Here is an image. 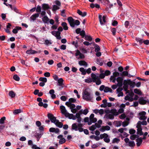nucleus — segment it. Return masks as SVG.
I'll return each instance as SVG.
<instances>
[{
  "label": "nucleus",
  "mask_w": 149,
  "mask_h": 149,
  "mask_svg": "<svg viewBox=\"0 0 149 149\" xmlns=\"http://www.w3.org/2000/svg\"><path fill=\"white\" fill-rule=\"evenodd\" d=\"M85 81L86 83H89L93 81L92 79L90 78L85 79Z\"/></svg>",
  "instance_id": "49"
},
{
  "label": "nucleus",
  "mask_w": 149,
  "mask_h": 149,
  "mask_svg": "<svg viewBox=\"0 0 149 149\" xmlns=\"http://www.w3.org/2000/svg\"><path fill=\"white\" fill-rule=\"evenodd\" d=\"M6 119V118L4 116L1 118L0 119V123L1 124H3L4 123L5 120Z\"/></svg>",
  "instance_id": "52"
},
{
  "label": "nucleus",
  "mask_w": 149,
  "mask_h": 149,
  "mask_svg": "<svg viewBox=\"0 0 149 149\" xmlns=\"http://www.w3.org/2000/svg\"><path fill=\"white\" fill-rule=\"evenodd\" d=\"M80 35L82 37H84L85 36V32L84 30H82L81 31L80 33Z\"/></svg>",
  "instance_id": "60"
},
{
  "label": "nucleus",
  "mask_w": 149,
  "mask_h": 149,
  "mask_svg": "<svg viewBox=\"0 0 149 149\" xmlns=\"http://www.w3.org/2000/svg\"><path fill=\"white\" fill-rule=\"evenodd\" d=\"M79 55V58L80 59H83L85 58L84 55L80 52V51L77 49L76 52L75 53V56H77Z\"/></svg>",
  "instance_id": "17"
},
{
  "label": "nucleus",
  "mask_w": 149,
  "mask_h": 149,
  "mask_svg": "<svg viewBox=\"0 0 149 149\" xmlns=\"http://www.w3.org/2000/svg\"><path fill=\"white\" fill-rule=\"evenodd\" d=\"M83 126L82 124L79 123L77 124V123H74L72 125V130L76 131L78 130L80 132L83 131L85 134H88L89 133L88 130L87 129L84 130L82 128Z\"/></svg>",
  "instance_id": "2"
},
{
  "label": "nucleus",
  "mask_w": 149,
  "mask_h": 149,
  "mask_svg": "<svg viewBox=\"0 0 149 149\" xmlns=\"http://www.w3.org/2000/svg\"><path fill=\"white\" fill-rule=\"evenodd\" d=\"M111 31L113 35L115 36L116 35V30L115 28H112L111 29Z\"/></svg>",
  "instance_id": "51"
},
{
  "label": "nucleus",
  "mask_w": 149,
  "mask_h": 149,
  "mask_svg": "<svg viewBox=\"0 0 149 149\" xmlns=\"http://www.w3.org/2000/svg\"><path fill=\"white\" fill-rule=\"evenodd\" d=\"M58 81L59 86H61L63 84V80L62 78H61L58 79Z\"/></svg>",
  "instance_id": "43"
},
{
  "label": "nucleus",
  "mask_w": 149,
  "mask_h": 149,
  "mask_svg": "<svg viewBox=\"0 0 149 149\" xmlns=\"http://www.w3.org/2000/svg\"><path fill=\"white\" fill-rule=\"evenodd\" d=\"M42 133H36L35 137L37 139V141H38L40 138L41 137Z\"/></svg>",
  "instance_id": "29"
},
{
  "label": "nucleus",
  "mask_w": 149,
  "mask_h": 149,
  "mask_svg": "<svg viewBox=\"0 0 149 149\" xmlns=\"http://www.w3.org/2000/svg\"><path fill=\"white\" fill-rule=\"evenodd\" d=\"M47 116L48 118L50 119L51 122L55 124L56 122L57 121L56 118L51 113L48 114Z\"/></svg>",
  "instance_id": "9"
},
{
  "label": "nucleus",
  "mask_w": 149,
  "mask_h": 149,
  "mask_svg": "<svg viewBox=\"0 0 149 149\" xmlns=\"http://www.w3.org/2000/svg\"><path fill=\"white\" fill-rule=\"evenodd\" d=\"M36 51L32 49L28 50L26 51V54H36Z\"/></svg>",
  "instance_id": "28"
},
{
  "label": "nucleus",
  "mask_w": 149,
  "mask_h": 149,
  "mask_svg": "<svg viewBox=\"0 0 149 149\" xmlns=\"http://www.w3.org/2000/svg\"><path fill=\"white\" fill-rule=\"evenodd\" d=\"M45 44L46 45H51L52 44V42L48 40H45Z\"/></svg>",
  "instance_id": "57"
},
{
  "label": "nucleus",
  "mask_w": 149,
  "mask_h": 149,
  "mask_svg": "<svg viewBox=\"0 0 149 149\" xmlns=\"http://www.w3.org/2000/svg\"><path fill=\"white\" fill-rule=\"evenodd\" d=\"M61 25L63 27L64 30H67L68 29V27L67 26V24L65 22H63L61 23Z\"/></svg>",
  "instance_id": "31"
},
{
  "label": "nucleus",
  "mask_w": 149,
  "mask_h": 149,
  "mask_svg": "<svg viewBox=\"0 0 149 149\" xmlns=\"http://www.w3.org/2000/svg\"><path fill=\"white\" fill-rule=\"evenodd\" d=\"M49 131L51 132H54L56 134H58L60 132V130L57 128L51 127L49 129Z\"/></svg>",
  "instance_id": "15"
},
{
  "label": "nucleus",
  "mask_w": 149,
  "mask_h": 149,
  "mask_svg": "<svg viewBox=\"0 0 149 149\" xmlns=\"http://www.w3.org/2000/svg\"><path fill=\"white\" fill-rule=\"evenodd\" d=\"M146 113L145 111H143L140 112L139 113V115L140 117L139 118L140 120H144L147 118V117L145 116Z\"/></svg>",
  "instance_id": "7"
},
{
  "label": "nucleus",
  "mask_w": 149,
  "mask_h": 149,
  "mask_svg": "<svg viewBox=\"0 0 149 149\" xmlns=\"http://www.w3.org/2000/svg\"><path fill=\"white\" fill-rule=\"evenodd\" d=\"M95 52H99L100 49V47L98 45H97L95 47Z\"/></svg>",
  "instance_id": "62"
},
{
  "label": "nucleus",
  "mask_w": 149,
  "mask_h": 149,
  "mask_svg": "<svg viewBox=\"0 0 149 149\" xmlns=\"http://www.w3.org/2000/svg\"><path fill=\"white\" fill-rule=\"evenodd\" d=\"M93 82H95L96 84L97 85L100 84L101 83L99 77L95 79V80H94Z\"/></svg>",
  "instance_id": "30"
},
{
  "label": "nucleus",
  "mask_w": 149,
  "mask_h": 149,
  "mask_svg": "<svg viewBox=\"0 0 149 149\" xmlns=\"http://www.w3.org/2000/svg\"><path fill=\"white\" fill-rule=\"evenodd\" d=\"M129 83L130 87L132 88H134L135 85V82H132L130 80H129Z\"/></svg>",
  "instance_id": "33"
},
{
  "label": "nucleus",
  "mask_w": 149,
  "mask_h": 149,
  "mask_svg": "<svg viewBox=\"0 0 149 149\" xmlns=\"http://www.w3.org/2000/svg\"><path fill=\"white\" fill-rule=\"evenodd\" d=\"M41 7L39 6H38L36 8V11L37 12L40 13L41 12Z\"/></svg>",
  "instance_id": "58"
},
{
  "label": "nucleus",
  "mask_w": 149,
  "mask_h": 149,
  "mask_svg": "<svg viewBox=\"0 0 149 149\" xmlns=\"http://www.w3.org/2000/svg\"><path fill=\"white\" fill-rule=\"evenodd\" d=\"M78 63L80 66H84L86 67L88 66V63L84 61H80Z\"/></svg>",
  "instance_id": "19"
},
{
  "label": "nucleus",
  "mask_w": 149,
  "mask_h": 149,
  "mask_svg": "<svg viewBox=\"0 0 149 149\" xmlns=\"http://www.w3.org/2000/svg\"><path fill=\"white\" fill-rule=\"evenodd\" d=\"M39 80L44 83H46L47 81V79L45 77H40L39 79Z\"/></svg>",
  "instance_id": "41"
},
{
  "label": "nucleus",
  "mask_w": 149,
  "mask_h": 149,
  "mask_svg": "<svg viewBox=\"0 0 149 149\" xmlns=\"http://www.w3.org/2000/svg\"><path fill=\"white\" fill-rule=\"evenodd\" d=\"M117 81L118 82L117 84L119 87H122L123 86V79L120 77H118L116 79Z\"/></svg>",
  "instance_id": "12"
},
{
  "label": "nucleus",
  "mask_w": 149,
  "mask_h": 149,
  "mask_svg": "<svg viewBox=\"0 0 149 149\" xmlns=\"http://www.w3.org/2000/svg\"><path fill=\"white\" fill-rule=\"evenodd\" d=\"M57 138L59 139V143L60 144H62L65 142V139L63 138V136L62 135H60L58 136Z\"/></svg>",
  "instance_id": "14"
},
{
  "label": "nucleus",
  "mask_w": 149,
  "mask_h": 149,
  "mask_svg": "<svg viewBox=\"0 0 149 149\" xmlns=\"http://www.w3.org/2000/svg\"><path fill=\"white\" fill-rule=\"evenodd\" d=\"M68 20L70 26L72 27H74L75 26H78L80 24V22L78 20H75L72 17H69Z\"/></svg>",
  "instance_id": "4"
},
{
  "label": "nucleus",
  "mask_w": 149,
  "mask_h": 149,
  "mask_svg": "<svg viewBox=\"0 0 149 149\" xmlns=\"http://www.w3.org/2000/svg\"><path fill=\"white\" fill-rule=\"evenodd\" d=\"M114 115L111 114L106 115L105 116L106 118L113 119L114 118Z\"/></svg>",
  "instance_id": "32"
},
{
  "label": "nucleus",
  "mask_w": 149,
  "mask_h": 149,
  "mask_svg": "<svg viewBox=\"0 0 149 149\" xmlns=\"http://www.w3.org/2000/svg\"><path fill=\"white\" fill-rule=\"evenodd\" d=\"M120 75V74L118 72H116L113 73V76L116 78Z\"/></svg>",
  "instance_id": "59"
},
{
  "label": "nucleus",
  "mask_w": 149,
  "mask_h": 149,
  "mask_svg": "<svg viewBox=\"0 0 149 149\" xmlns=\"http://www.w3.org/2000/svg\"><path fill=\"white\" fill-rule=\"evenodd\" d=\"M79 70L81 72L82 74L85 75L86 74V70L84 68H79Z\"/></svg>",
  "instance_id": "34"
},
{
  "label": "nucleus",
  "mask_w": 149,
  "mask_h": 149,
  "mask_svg": "<svg viewBox=\"0 0 149 149\" xmlns=\"http://www.w3.org/2000/svg\"><path fill=\"white\" fill-rule=\"evenodd\" d=\"M142 138L140 137H138L136 139V145L137 146H139L141 144L142 142Z\"/></svg>",
  "instance_id": "18"
},
{
  "label": "nucleus",
  "mask_w": 149,
  "mask_h": 149,
  "mask_svg": "<svg viewBox=\"0 0 149 149\" xmlns=\"http://www.w3.org/2000/svg\"><path fill=\"white\" fill-rule=\"evenodd\" d=\"M13 78L16 81H19L20 79L19 77L17 74H15L13 76Z\"/></svg>",
  "instance_id": "47"
},
{
  "label": "nucleus",
  "mask_w": 149,
  "mask_h": 149,
  "mask_svg": "<svg viewBox=\"0 0 149 149\" xmlns=\"http://www.w3.org/2000/svg\"><path fill=\"white\" fill-rule=\"evenodd\" d=\"M91 77L92 78V80H93V81L94 80H95V79H96L99 77L96 75L95 74L92 73L91 74Z\"/></svg>",
  "instance_id": "39"
},
{
  "label": "nucleus",
  "mask_w": 149,
  "mask_h": 149,
  "mask_svg": "<svg viewBox=\"0 0 149 149\" xmlns=\"http://www.w3.org/2000/svg\"><path fill=\"white\" fill-rule=\"evenodd\" d=\"M137 134H139L140 136H141L143 135V132L142 131V128L137 129Z\"/></svg>",
  "instance_id": "35"
},
{
  "label": "nucleus",
  "mask_w": 149,
  "mask_h": 149,
  "mask_svg": "<svg viewBox=\"0 0 149 149\" xmlns=\"http://www.w3.org/2000/svg\"><path fill=\"white\" fill-rule=\"evenodd\" d=\"M39 16V13H36L32 15L30 17V19L33 21H34Z\"/></svg>",
  "instance_id": "22"
},
{
  "label": "nucleus",
  "mask_w": 149,
  "mask_h": 149,
  "mask_svg": "<svg viewBox=\"0 0 149 149\" xmlns=\"http://www.w3.org/2000/svg\"><path fill=\"white\" fill-rule=\"evenodd\" d=\"M59 9V7L57 6L56 5H54L53 6V8L52 9V10L54 11H55Z\"/></svg>",
  "instance_id": "56"
},
{
  "label": "nucleus",
  "mask_w": 149,
  "mask_h": 149,
  "mask_svg": "<svg viewBox=\"0 0 149 149\" xmlns=\"http://www.w3.org/2000/svg\"><path fill=\"white\" fill-rule=\"evenodd\" d=\"M77 13L80 15L82 17H84L86 16L87 15L86 12H82L79 10H77Z\"/></svg>",
  "instance_id": "23"
},
{
  "label": "nucleus",
  "mask_w": 149,
  "mask_h": 149,
  "mask_svg": "<svg viewBox=\"0 0 149 149\" xmlns=\"http://www.w3.org/2000/svg\"><path fill=\"white\" fill-rule=\"evenodd\" d=\"M134 92L139 95H141V91L137 89H135L134 90Z\"/></svg>",
  "instance_id": "50"
},
{
  "label": "nucleus",
  "mask_w": 149,
  "mask_h": 149,
  "mask_svg": "<svg viewBox=\"0 0 149 149\" xmlns=\"http://www.w3.org/2000/svg\"><path fill=\"white\" fill-rule=\"evenodd\" d=\"M60 108L61 113L65 116L68 112H67L65 107L63 106H61L60 107Z\"/></svg>",
  "instance_id": "16"
},
{
  "label": "nucleus",
  "mask_w": 149,
  "mask_h": 149,
  "mask_svg": "<svg viewBox=\"0 0 149 149\" xmlns=\"http://www.w3.org/2000/svg\"><path fill=\"white\" fill-rule=\"evenodd\" d=\"M96 128V126L94 125H92L89 127V130L91 131H94Z\"/></svg>",
  "instance_id": "54"
},
{
  "label": "nucleus",
  "mask_w": 149,
  "mask_h": 149,
  "mask_svg": "<svg viewBox=\"0 0 149 149\" xmlns=\"http://www.w3.org/2000/svg\"><path fill=\"white\" fill-rule=\"evenodd\" d=\"M139 137L138 135L133 134L131 135L130 136V139H131L132 140H134L136 138H137Z\"/></svg>",
  "instance_id": "40"
},
{
  "label": "nucleus",
  "mask_w": 149,
  "mask_h": 149,
  "mask_svg": "<svg viewBox=\"0 0 149 149\" xmlns=\"http://www.w3.org/2000/svg\"><path fill=\"white\" fill-rule=\"evenodd\" d=\"M82 95L83 99L87 101H91L93 99V97L91 92H89L87 89L84 91Z\"/></svg>",
  "instance_id": "3"
},
{
  "label": "nucleus",
  "mask_w": 149,
  "mask_h": 149,
  "mask_svg": "<svg viewBox=\"0 0 149 149\" xmlns=\"http://www.w3.org/2000/svg\"><path fill=\"white\" fill-rule=\"evenodd\" d=\"M103 104H101L100 106L102 108H106L107 107V100L106 99L103 100H102Z\"/></svg>",
  "instance_id": "24"
},
{
  "label": "nucleus",
  "mask_w": 149,
  "mask_h": 149,
  "mask_svg": "<svg viewBox=\"0 0 149 149\" xmlns=\"http://www.w3.org/2000/svg\"><path fill=\"white\" fill-rule=\"evenodd\" d=\"M128 145L130 147H133L135 146V143L133 141H130L129 142Z\"/></svg>",
  "instance_id": "42"
},
{
  "label": "nucleus",
  "mask_w": 149,
  "mask_h": 149,
  "mask_svg": "<svg viewBox=\"0 0 149 149\" xmlns=\"http://www.w3.org/2000/svg\"><path fill=\"white\" fill-rule=\"evenodd\" d=\"M116 79L114 76H111L110 78V80L114 83L115 82Z\"/></svg>",
  "instance_id": "45"
},
{
  "label": "nucleus",
  "mask_w": 149,
  "mask_h": 149,
  "mask_svg": "<svg viewBox=\"0 0 149 149\" xmlns=\"http://www.w3.org/2000/svg\"><path fill=\"white\" fill-rule=\"evenodd\" d=\"M85 39L86 40L91 41L92 40V38L91 37L88 35H86L85 36Z\"/></svg>",
  "instance_id": "44"
},
{
  "label": "nucleus",
  "mask_w": 149,
  "mask_h": 149,
  "mask_svg": "<svg viewBox=\"0 0 149 149\" xmlns=\"http://www.w3.org/2000/svg\"><path fill=\"white\" fill-rule=\"evenodd\" d=\"M21 29L22 28L20 27L16 26L15 28L13 30L12 32L13 33L16 34L17 33L18 30H21Z\"/></svg>",
  "instance_id": "27"
},
{
  "label": "nucleus",
  "mask_w": 149,
  "mask_h": 149,
  "mask_svg": "<svg viewBox=\"0 0 149 149\" xmlns=\"http://www.w3.org/2000/svg\"><path fill=\"white\" fill-rule=\"evenodd\" d=\"M21 110L20 109H16L13 111V113L14 114H17L21 112Z\"/></svg>",
  "instance_id": "53"
},
{
  "label": "nucleus",
  "mask_w": 149,
  "mask_h": 149,
  "mask_svg": "<svg viewBox=\"0 0 149 149\" xmlns=\"http://www.w3.org/2000/svg\"><path fill=\"white\" fill-rule=\"evenodd\" d=\"M106 17L104 15L102 17V15H99V19L101 25L104 24V23L106 22Z\"/></svg>",
  "instance_id": "10"
},
{
  "label": "nucleus",
  "mask_w": 149,
  "mask_h": 149,
  "mask_svg": "<svg viewBox=\"0 0 149 149\" xmlns=\"http://www.w3.org/2000/svg\"><path fill=\"white\" fill-rule=\"evenodd\" d=\"M94 115L92 113L89 117L90 121L88 122V125H91L92 123L96 122L97 121V119L96 118H94Z\"/></svg>",
  "instance_id": "6"
},
{
  "label": "nucleus",
  "mask_w": 149,
  "mask_h": 149,
  "mask_svg": "<svg viewBox=\"0 0 149 149\" xmlns=\"http://www.w3.org/2000/svg\"><path fill=\"white\" fill-rule=\"evenodd\" d=\"M101 139L104 138V141L106 143H109L110 141V140L108 135L106 133L101 134L100 135Z\"/></svg>",
  "instance_id": "5"
},
{
  "label": "nucleus",
  "mask_w": 149,
  "mask_h": 149,
  "mask_svg": "<svg viewBox=\"0 0 149 149\" xmlns=\"http://www.w3.org/2000/svg\"><path fill=\"white\" fill-rule=\"evenodd\" d=\"M111 113H112L114 116H117L118 115V112L116 109H111L110 110Z\"/></svg>",
  "instance_id": "25"
},
{
  "label": "nucleus",
  "mask_w": 149,
  "mask_h": 149,
  "mask_svg": "<svg viewBox=\"0 0 149 149\" xmlns=\"http://www.w3.org/2000/svg\"><path fill=\"white\" fill-rule=\"evenodd\" d=\"M9 95L11 97H14L15 95V93L13 91H11L9 92Z\"/></svg>",
  "instance_id": "37"
},
{
  "label": "nucleus",
  "mask_w": 149,
  "mask_h": 149,
  "mask_svg": "<svg viewBox=\"0 0 149 149\" xmlns=\"http://www.w3.org/2000/svg\"><path fill=\"white\" fill-rule=\"evenodd\" d=\"M141 121H139V122H138L136 126V127L137 128V129L141 128Z\"/></svg>",
  "instance_id": "61"
},
{
  "label": "nucleus",
  "mask_w": 149,
  "mask_h": 149,
  "mask_svg": "<svg viewBox=\"0 0 149 149\" xmlns=\"http://www.w3.org/2000/svg\"><path fill=\"white\" fill-rule=\"evenodd\" d=\"M148 101L146 100L145 98L140 97L139 99L138 102L141 104H145Z\"/></svg>",
  "instance_id": "13"
},
{
  "label": "nucleus",
  "mask_w": 149,
  "mask_h": 149,
  "mask_svg": "<svg viewBox=\"0 0 149 149\" xmlns=\"http://www.w3.org/2000/svg\"><path fill=\"white\" fill-rule=\"evenodd\" d=\"M123 88L124 89L125 91H127L129 87V80H124L123 81Z\"/></svg>",
  "instance_id": "11"
},
{
  "label": "nucleus",
  "mask_w": 149,
  "mask_h": 149,
  "mask_svg": "<svg viewBox=\"0 0 149 149\" xmlns=\"http://www.w3.org/2000/svg\"><path fill=\"white\" fill-rule=\"evenodd\" d=\"M120 75L121 76H128V72L127 71H124L122 73L120 74Z\"/></svg>",
  "instance_id": "46"
},
{
  "label": "nucleus",
  "mask_w": 149,
  "mask_h": 149,
  "mask_svg": "<svg viewBox=\"0 0 149 149\" xmlns=\"http://www.w3.org/2000/svg\"><path fill=\"white\" fill-rule=\"evenodd\" d=\"M51 33L57 39L60 40L61 38L60 36L61 32L59 31H54L51 32Z\"/></svg>",
  "instance_id": "8"
},
{
  "label": "nucleus",
  "mask_w": 149,
  "mask_h": 149,
  "mask_svg": "<svg viewBox=\"0 0 149 149\" xmlns=\"http://www.w3.org/2000/svg\"><path fill=\"white\" fill-rule=\"evenodd\" d=\"M42 21L45 24L48 23L49 21V19L47 16H44L42 18Z\"/></svg>",
  "instance_id": "21"
},
{
  "label": "nucleus",
  "mask_w": 149,
  "mask_h": 149,
  "mask_svg": "<svg viewBox=\"0 0 149 149\" xmlns=\"http://www.w3.org/2000/svg\"><path fill=\"white\" fill-rule=\"evenodd\" d=\"M120 141L119 139H118L117 138H115L114 139L112 140V143H118Z\"/></svg>",
  "instance_id": "55"
},
{
  "label": "nucleus",
  "mask_w": 149,
  "mask_h": 149,
  "mask_svg": "<svg viewBox=\"0 0 149 149\" xmlns=\"http://www.w3.org/2000/svg\"><path fill=\"white\" fill-rule=\"evenodd\" d=\"M128 124V122L127 121H123L122 123V125L123 127H125V126H127Z\"/></svg>",
  "instance_id": "63"
},
{
  "label": "nucleus",
  "mask_w": 149,
  "mask_h": 149,
  "mask_svg": "<svg viewBox=\"0 0 149 149\" xmlns=\"http://www.w3.org/2000/svg\"><path fill=\"white\" fill-rule=\"evenodd\" d=\"M76 99L73 98H70L69 99V101L65 102V104L71 110V112L74 113H76L78 110H79L81 108V106L78 105L76 107L75 105L72 103H75L76 102Z\"/></svg>",
  "instance_id": "1"
},
{
  "label": "nucleus",
  "mask_w": 149,
  "mask_h": 149,
  "mask_svg": "<svg viewBox=\"0 0 149 149\" xmlns=\"http://www.w3.org/2000/svg\"><path fill=\"white\" fill-rule=\"evenodd\" d=\"M42 8L44 10H46L50 9V7L49 5L47 4H43L42 5Z\"/></svg>",
  "instance_id": "26"
},
{
  "label": "nucleus",
  "mask_w": 149,
  "mask_h": 149,
  "mask_svg": "<svg viewBox=\"0 0 149 149\" xmlns=\"http://www.w3.org/2000/svg\"><path fill=\"white\" fill-rule=\"evenodd\" d=\"M136 41L137 42L139 43L140 45H141L143 43V39L140 38H136Z\"/></svg>",
  "instance_id": "38"
},
{
  "label": "nucleus",
  "mask_w": 149,
  "mask_h": 149,
  "mask_svg": "<svg viewBox=\"0 0 149 149\" xmlns=\"http://www.w3.org/2000/svg\"><path fill=\"white\" fill-rule=\"evenodd\" d=\"M72 44L73 45H74L76 48H77L78 46V43L77 41L75 42L74 41H73L72 42Z\"/></svg>",
  "instance_id": "64"
},
{
  "label": "nucleus",
  "mask_w": 149,
  "mask_h": 149,
  "mask_svg": "<svg viewBox=\"0 0 149 149\" xmlns=\"http://www.w3.org/2000/svg\"><path fill=\"white\" fill-rule=\"evenodd\" d=\"M104 91L106 93H107L108 92H111L112 91V90L110 88L108 87H106Z\"/></svg>",
  "instance_id": "36"
},
{
  "label": "nucleus",
  "mask_w": 149,
  "mask_h": 149,
  "mask_svg": "<svg viewBox=\"0 0 149 149\" xmlns=\"http://www.w3.org/2000/svg\"><path fill=\"white\" fill-rule=\"evenodd\" d=\"M54 124L57 127L60 128H62L63 125V123H62L59 122L58 120H57V121Z\"/></svg>",
  "instance_id": "20"
},
{
  "label": "nucleus",
  "mask_w": 149,
  "mask_h": 149,
  "mask_svg": "<svg viewBox=\"0 0 149 149\" xmlns=\"http://www.w3.org/2000/svg\"><path fill=\"white\" fill-rule=\"evenodd\" d=\"M73 114L71 113L70 114L69 113H68L65 116L66 117H68L70 119H71L73 116Z\"/></svg>",
  "instance_id": "48"
}]
</instances>
